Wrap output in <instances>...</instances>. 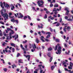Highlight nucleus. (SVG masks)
Wrapping results in <instances>:
<instances>
[{
    "label": "nucleus",
    "instance_id": "obj_1",
    "mask_svg": "<svg viewBox=\"0 0 73 73\" xmlns=\"http://www.w3.org/2000/svg\"><path fill=\"white\" fill-rule=\"evenodd\" d=\"M0 6L3 8L2 10L0 11L1 13V14L2 16L4 18V20L6 21L7 19H8V14L7 13H3V11L4 10V7L3 6V3H2V1L0 2Z\"/></svg>",
    "mask_w": 73,
    "mask_h": 73
},
{
    "label": "nucleus",
    "instance_id": "obj_2",
    "mask_svg": "<svg viewBox=\"0 0 73 73\" xmlns=\"http://www.w3.org/2000/svg\"><path fill=\"white\" fill-rule=\"evenodd\" d=\"M54 50H57L58 52H56V53L57 54H60L61 53V47L60 46V44H58L57 45H56L55 47L54 48Z\"/></svg>",
    "mask_w": 73,
    "mask_h": 73
},
{
    "label": "nucleus",
    "instance_id": "obj_3",
    "mask_svg": "<svg viewBox=\"0 0 73 73\" xmlns=\"http://www.w3.org/2000/svg\"><path fill=\"white\" fill-rule=\"evenodd\" d=\"M11 32H12L11 33H9V36H6V40H11L12 38V34H13L15 33L13 30H11Z\"/></svg>",
    "mask_w": 73,
    "mask_h": 73
},
{
    "label": "nucleus",
    "instance_id": "obj_4",
    "mask_svg": "<svg viewBox=\"0 0 73 73\" xmlns=\"http://www.w3.org/2000/svg\"><path fill=\"white\" fill-rule=\"evenodd\" d=\"M73 63H72V62H70V66H68V68L69 69H70V70L72 69V67H73Z\"/></svg>",
    "mask_w": 73,
    "mask_h": 73
},
{
    "label": "nucleus",
    "instance_id": "obj_5",
    "mask_svg": "<svg viewBox=\"0 0 73 73\" xmlns=\"http://www.w3.org/2000/svg\"><path fill=\"white\" fill-rule=\"evenodd\" d=\"M23 56L26 57V58H28V60L29 61H30V58L31 57V56H30V55H27V56H26V55L24 54Z\"/></svg>",
    "mask_w": 73,
    "mask_h": 73
},
{
    "label": "nucleus",
    "instance_id": "obj_6",
    "mask_svg": "<svg viewBox=\"0 0 73 73\" xmlns=\"http://www.w3.org/2000/svg\"><path fill=\"white\" fill-rule=\"evenodd\" d=\"M19 16H18V17L19 19H21V18H23L24 17L23 15L20 13H19Z\"/></svg>",
    "mask_w": 73,
    "mask_h": 73
},
{
    "label": "nucleus",
    "instance_id": "obj_7",
    "mask_svg": "<svg viewBox=\"0 0 73 73\" xmlns=\"http://www.w3.org/2000/svg\"><path fill=\"white\" fill-rule=\"evenodd\" d=\"M40 39L41 40L42 42H45V40H44V38H44V37L43 36H41L40 37Z\"/></svg>",
    "mask_w": 73,
    "mask_h": 73
},
{
    "label": "nucleus",
    "instance_id": "obj_8",
    "mask_svg": "<svg viewBox=\"0 0 73 73\" xmlns=\"http://www.w3.org/2000/svg\"><path fill=\"white\" fill-rule=\"evenodd\" d=\"M37 3L38 4H40V3L43 4L44 3V2L42 0H39L38 1Z\"/></svg>",
    "mask_w": 73,
    "mask_h": 73
},
{
    "label": "nucleus",
    "instance_id": "obj_9",
    "mask_svg": "<svg viewBox=\"0 0 73 73\" xmlns=\"http://www.w3.org/2000/svg\"><path fill=\"white\" fill-rule=\"evenodd\" d=\"M11 45L12 46H14V47H18V46H17L15 45V44L14 43H11Z\"/></svg>",
    "mask_w": 73,
    "mask_h": 73
},
{
    "label": "nucleus",
    "instance_id": "obj_10",
    "mask_svg": "<svg viewBox=\"0 0 73 73\" xmlns=\"http://www.w3.org/2000/svg\"><path fill=\"white\" fill-rule=\"evenodd\" d=\"M33 50L34 51L36 50L35 49H36V44H34V46H33Z\"/></svg>",
    "mask_w": 73,
    "mask_h": 73
},
{
    "label": "nucleus",
    "instance_id": "obj_11",
    "mask_svg": "<svg viewBox=\"0 0 73 73\" xmlns=\"http://www.w3.org/2000/svg\"><path fill=\"white\" fill-rule=\"evenodd\" d=\"M35 42H36V43L37 44H38V43H39V40H38V38H36L35 39Z\"/></svg>",
    "mask_w": 73,
    "mask_h": 73
},
{
    "label": "nucleus",
    "instance_id": "obj_12",
    "mask_svg": "<svg viewBox=\"0 0 73 73\" xmlns=\"http://www.w3.org/2000/svg\"><path fill=\"white\" fill-rule=\"evenodd\" d=\"M71 29V27L69 26H68L66 28V29L68 31H70V29Z\"/></svg>",
    "mask_w": 73,
    "mask_h": 73
},
{
    "label": "nucleus",
    "instance_id": "obj_13",
    "mask_svg": "<svg viewBox=\"0 0 73 73\" xmlns=\"http://www.w3.org/2000/svg\"><path fill=\"white\" fill-rule=\"evenodd\" d=\"M5 7L7 8V9H8V8H9V5L8 4L6 3Z\"/></svg>",
    "mask_w": 73,
    "mask_h": 73
},
{
    "label": "nucleus",
    "instance_id": "obj_14",
    "mask_svg": "<svg viewBox=\"0 0 73 73\" xmlns=\"http://www.w3.org/2000/svg\"><path fill=\"white\" fill-rule=\"evenodd\" d=\"M38 5L40 7H44V6H43V3H42V4H38Z\"/></svg>",
    "mask_w": 73,
    "mask_h": 73
},
{
    "label": "nucleus",
    "instance_id": "obj_15",
    "mask_svg": "<svg viewBox=\"0 0 73 73\" xmlns=\"http://www.w3.org/2000/svg\"><path fill=\"white\" fill-rule=\"evenodd\" d=\"M42 64L39 65H38V66L39 67V69L40 70H42V68H41V66H42Z\"/></svg>",
    "mask_w": 73,
    "mask_h": 73
},
{
    "label": "nucleus",
    "instance_id": "obj_16",
    "mask_svg": "<svg viewBox=\"0 0 73 73\" xmlns=\"http://www.w3.org/2000/svg\"><path fill=\"white\" fill-rule=\"evenodd\" d=\"M52 50V48L51 47H50L48 48V51H51Z\"/></svg>",
    "mask_w": 73,
    "mask_h": 73
},
{
    "label": "nucleus",
    "instance_id": "obj_17",
    "mask_svg": "<svg viewBox=\"0 0 73 73\" xmlns=\"http://www.w3.org/2000/svg\"><path fill=\"white\" fill-rule=\"evenodd\" d=\"M54 68H55L54 66H52L51 67V69L52 70H53L54 69Z\"/></svg>",
    "mask_w": 73,
    "mask_h": 73
},
{
    "label": "nucleus",
    "instance_id": "obj_18",
    "mask_svg": "<svg viewBox=\"0 0 73 73\" xmlns=\"http://www.w3.org/2000/svg\"><path fill=\"white\" fill-rule=\"evenodd\" d=\"M57 10L56 8H54L53 11L52 12H56Z\"/></svg>",
    "mask_w": 73,
    "mask_h": 73
},
{
    "label": "nucleus",
    "instance_id": "obj_19",
    "mask_svg": "<svg viewBox=\"0 0 73 73\" xmlns=\"http://www.w3.org/2000/svg\"><path fill=\"white\" fill-rule=\"evenodd\" d=\"M69 11H66L65 13L66 15H68L69 14Z\"/></svg>",
    "mask_w": 73,
    "mask_h": 73
},
{
    "label": "nucleus",
    "instance_id": "obj_20",
    "mask_svg": "<svg viewBox=\"0 0 73 73\" xmlns=\"http://www.w3.org/2000/svg\"><path fill=\"white\" fill-rule=\"evenodd\" d=\"M67 21H73L72 19L70 18L68 19H67Z\"/></svg>",
    "mask_w": 73,
    "mask_h": 73
},
{
    "label": "nucleus",
    "instance_id": "obj_21",
    "mask_svg": "<svg viewBox=\"0 0 73 73\" xmlns=\"http://www.w3.org/2000/svg\"><path fill=\"white\" fill-rule=\"evenodd\" d=\"M47 55L48 57H51V55H50V53H48L47 54Z\"/></svg>",
    "mask_w": 73,
    "mask_h": 73
},
{
    "label": "nucleus",
    "instance_id": "obj_22",
    "mask_svg": "<svg viewBox=\"0 0 73 73\" xmlns=\"http://www.w3.org/2000/svg\"><path fill=\"white\" fill-rule=\"evenodd\" d=\"M15 20L14 19H12L11 20V21L12 22H13V23H15Z\"/></svg>",
    "mask_w": 73,
    "mask_h": 73
},
{
    "label": "nucleus",
    "instance_id": "obj_23",
    "mask_svg": "<svg viewBox=\"0 0 73 73\" xmlns=\"http://www.w3.org/2000/svg\"><path fill=\"white\" fill-rule=\"evenodd\" d=\"M52 60H53V57H51L50 59V60H49V61H50V62H52Z\"/></svg>",
    "mask_w": 73,
    "mask_h": 73
},
{
    "label": "nucleus",
    "instance_id": "obj_24",
    "mask_svg": "<svg viewBox=\"0 0 73 73\" xmlns=\"http://www.w3.org/2000/svg\"><path fill=\"white\" fill-rule=\"evenodd\" d=\"M55 41L58 42H60V40H58V39H56L55 40Z\"/></svg>",
    "mask_w": 73,
    "mask_h": 73
},
{
    "label": "nucleus",
    "instance_id": "obj_25",
    "mask_svg": "<svg viewBox=\"0 0 73 73\" xmlns=\"http://www.w3.org/2000/svg\"><path fill=\"white\" fill-rule=\"evenodd\" d=\"M41 32L42 33L44 34V35H45V34L46 33V32L45 31H42Z\"/></svg>",
    "mask_w": 73,
    "mask_h": 73
},
{
    "label": "nucleus",
    "instance_id": "obj_26",
    "mask_svg": "<svg viewBox=\"0 0 73 73\" xmlns=\"http://www.w3.org/2000/svg\"><path fill=\"white\" fill-rule=\"evenodd\" d=\"M50 34H48L47 35L46 38H49V37H50Z\"/></svg>",
    "mask_w": 73,
    "mask_h": 73
},
{
    "label": "nucleus",
    "instance_id": "obj_27",
    "mask_svg": "<svg viewBox=\"0 0 73 73\" xmlns=\"http://www.w3.org/2000/svg\"><path fill=\"white\" fill-rule=\"evenodd\" d=\"M27 18H28V17H27V16H24L23 19L24 20H25V19H27Z\"/></svg>",
    "mask_w": 73,
    "mask_h": 73
},
{
    "label": "nucleus",
    "instance_id": "obj_28",
    "mask_svg": "<svg viewBox=\"0 0 73 73\" xmlns=\"http://www.w3.org/2000/svg\"><path fill=\"white\" fill-rule=\"evenodd\" d=\"M61 64H63V65H64V64H66V62H64V61H63V62H61Z\"/></svg>",
    "mask_w": 73,
    "mask_h": 73
},
{
    "label": "nucleus",
    "instance_id": "obj_29",
    "mask_svg": "<svg viewBox=\"0 0 73 73\" xmlns=\"http://www.w3.org/2000/svg\"><path fill=\"white\" fill-rule=\"evenodd\" d=\"M7 68H4L3 69V70L5 72H7Z\"/></svg>",
    "mask_w": 73,
    "mask_h": 73
},
{
    "label": "nucleus",
    "instance_id": "obj_30",
    "mask_svg": "<svg viewBox=\"0 0 73 73\" xmlns=\"http://www.w3.org/2000/svg\"><path fill=\"white\" fill-rule=\"evenodd\" d=\"M27 40H25V41H23V44H25V43H27Z\"/></svg>",
    "mask_w": 73,
    "mask_h": 73
},
{
    "label": "nucleus",
    "instance_id": "obj_31",
    "mask_svg": "<svg viewBox=\"0 0 73 73\" xmlns=\"http://www.w3.org/2000/svg\"><path fill=\"white\" fill-rule=\"evenodd\" d=\"M36 49H37V50H39V49H41L40 48V47H36Z\"/></svg>",
    "mask_w": 73,
    "mask_h": 73
},
{
    "label": "nucleus",
    "instance_id": "obj_32",
    "mask_svg": "<svg viewBox=\"0 0 73 73\" xmlns=\"http://www.w3.org/2000/svg\"><path fill=\"white\" fill-rule=\"evenodd\" d=\"M13 9H15V7L14 6H13L11 8V10H13Z\"/></svg>",
    "mask_w": 73,
    "mask_h": 73
},
{
    "label": "nucleus",
    "instance_id": "obj_33",
    "mask_svg": "<svg viewBox=\"0 0 73 73\" xmlns=\"http://www.w3.org/2000/svg\"><path fill=\"white\" fill-rule=\"evenodd\" d=\"M7 30L8 31H11V30H11V28H7Z\"/></svg>",
    "mask_w": 73,
    "mask_h": 73
},
{
    "label": "nucleus",
    "instance_id": "obj_34",
    "mask_svg": "<svg viewBox=\"0 0 73 73\" xmlns=\"http://www.w3.org/2000/svg\"><path fill=\"white\" fill-rule=\"evenodd\" d=\"M47 15L46 14H45V16L44 17V19H47Z\"/></svg>",
    "mask_w": 73,
    "mask_h": 73
},
{
    "label": "nucleus",
    "instance_id": "obj_35",
    "mask_svg": "<svg viewBox=\"0 0 73 73\" xmlns=\"http://www.w3.org/2000/svg\"><path fill=\"white\" fill-rule=\"evenodd\" d=\"M58 7V5H56L55 4L54 5V8H56V7Z\"/></svg>",
    "mask_w": 73,
    "mask_h": 73
},
{
    "label": "nucleus",
    "instance_id": "obj_36",
    "mask_svg": "<svg viewBox=\"0 0 73 73\" xmlns=\"http://www.w3.org/2000/svg\"><path fill=\"white\" fill-rule=\"evenodd\" d=\"M63 31L64 32H66V28H64Z\"/></svg>",
    "mask_w": 73,
    "mask_h": 73
},
{
    "label": "nucleus",
    "instance_id": "obj_37",
    "mask_svg": "<svg viewBox=\"0 0 73 73\" xmlns=\"http://www.w3.org/2000/svg\"><path fill=\"white\" fill-rule=\"evenodd\" d=\"M60 25V23H57V24L56 25V27H58Z\"/></svg>",
    "mask_w": 73,
    "mask_h": 73
},
{
    "label": "nucleus",
    "instance_id": "obj_38",
    "mask_svg": "<svg viewBox=\"0 0 73 73\" xmlns=\"http://www.w3.org/2000/svg\"><path fill=\"white\" fill-rule=\"evenodd\" d=\"M38 35H39L40 36H41V34L40 32H38Z\"/></svg>",
    "mask_w": 73,
    "mask_h": 73
},
{
    "label": "nucleus",
    "instance_id": "obj_39",
    "mask_svg": "<svg viewBox=\"0 0 73 73\" xmlns=\"http://www.w3.org/2000/svg\"><path fill=\"white\" fill-rule=\"evenodd\" d=\"M0 36H3V33L2 32L0 33Z\"/></svg>",
    "mask_w": 73,
    "mask_h": 73
},
{
    "label": "nucleus",
    "instance_id": "obj_40",
    "mask_svg": "<svg viewBox=\"0 0 73 73\" xmlns=\"http://www.w3.org/2000/svg\"><path fill=\"white\" fill-rule=\"evenodd\" d=\"M20 55V54L19 53H18L17 56V57H19Z\"/></svg>",
    "mask_w": 73,
    "mask_h": 73
},
{
    "label": "nucleus",
    "instance_id": "obj_41",
    "mask_svg": "<svg viewBox=\"0 0 73 73\" xmlns=\"http://www.w3.org/2000/svg\"><path fill=\"white\" fill-rule=\"evenodd\" d=\"M27 16L28 17V18L29 20H31V17H30V16H29V15H28Z\"/></svg>",
    "mask_w": 73,
    "mask_h": 73
},
{
    "label": "nucleus",
    "instance_id": "obj_42",
    "mask_svg": "<svg viewBox=\"0 0 73 73\" xmlns=\"http://www.w3.org/2000/svg\"><path fill=\"white\" fill-rule=\"evenodd\" d=\"M15 22H16L17 24L19 23V21L18 20H15Z\"/></svg>",
    "mask_w": 73,
    "mask_h": 73
},
{
    "label": "nucleus",
    "instance_id": "obj_43",
    "mask_svg": "<svg viewBox=\"0 0 73 73\" xmlns=\"http://www.w3.org/2000/svg\"><path fill=\"white\" fill-rule=\"evenodd\" d=\"M46 13L47 14H49V13H50V12H49L48 11H46Z\"/></svg>",
    "mask_w": 73,
    "mask_h": 73
},
{
    "label": "nucleus",
    "instance_id": "obj_44",
    "mask_svg": "<svg viewBox=\"0 0 73 73\" xmlns=\"http://www.w3.org/2000/svg\"><path fill=\"white\" fill-rule=\"evenodd\" d=\"M64 18L66 20H68V17L67 16L65 17Z\"/></svg>",
    "mask_w": 73,
    "mask_h": 73
},
{
    "label": "nucleus",
    "instance_id": "obj_45",
    "mask_svg": "<svg viewBox=\"0 0 73 73\" xmlns=\"http://www.w3.org/2000/svg\"><path fill=\"white\" fill-rule=\"evenodd\" d=\"M19 63H23V62L21 61V60H19L18 61Z\"/></svg>",
    "mask_w": 73,
    "mask_h": 73
},
{
    "label": "nucleus",
    "instance_id": "obj_46",
    "mask_svg": "<svg viewBox=\"0 0 73 73\" xmlns=\"http://www.w3.org/2000/svg\"><path fill=\"white\" fill-rule=\"evenodd\" d=\"M48 34H51V33L50 32H47L46 33V35H48Z\"/></svg>",
    "mask_w": 73,
    "mask_h": 73
},
{
    "label": "nucleus",
    "instance_id": "obj_47",
    "mask_svg": "<svg viewBox=\"0 0 73 73\" xmlns=\"http://www.w3.org/2000/svg\"><path fill=\"white\" fill-rule=\"evenodd\" d=\"M5 42H4L2 44V45H3V46H5Z\"/></svg>",
    "mask_w": 73,
    "mask_h": 73
},
{
    "label": "nucleus",
    "instance_id": "obj_48",
    "mask_svg": "<svg viewBox=\"0 0 73 73\" xmlns=\"http://www.w3.org/2000/svg\"><path fill=\"white\" fill-rule=\"evenodd\" d=\"M17 48H16V49L17 50H20V48L19 49V47H17Z\"/></svg>",
    "mask_w": 73,
    "mask_h": 73
},
{
    "label": "nucleus",
    "instance_id": "obj_49",
    "mask_svg": "<svg viewBox=\"0 0 73 73\" xmlns=\"http://www.w3.org/2000/svg\"><path fill=\"white\" fill-rule=\"evenodd\" d=\"M12 52H15V48H12Z\"/></svg>",
    "mask_w": 73,
    "mask_h": 73
},
{
    "label": "nucleus",
    "instance_id": "obj_50",
    "mask_svg": "<svg viewBox=\"0 0 73 73\" xmlns=\"http://www.w3.org/2000/svg\"><path fill=\"white\" fill-rule=\"evenodd\" d=\"M62 22V18H61L60 19V22L61 23Z\"/></svg>",
    "mask_w": 73,
    "mask_h": 73
},
{
    "label": "nucleus",
    "instance_id": "obj_51",
    "mask_svg": "<svg viewBox=\"0 0 73 73\" xmlns=\"http://www.w3.org/2000/svg\"><path fill=\"white\" fill-rule=\"evenodd\" d=\"M3 6L4 7H5V2H3Z\"/></svg>",
    "mask_w": 73,
    "mask_h": 73
},
{
    "label": "nucleus",
    "instance_id": "obj_52",
    "mask_svg": "<svg viewBox=\"0 0 73 73\" xmlns=\"http://www.w3.org/2000/svg\"><path fill=\"white\" fill-rule=\"evenodd\" d=\"M12 15V13H10L9 14V16H11Z\"/></svg>",
    "mask_w": 73,
    "mask_h": 73
},
{
    "label": "nucleus",
    "instance_id": "obj_53",
    "mask_svg": "<svg viewBox=\"0 0 73 73\" xmlns=\"http://www.w3.org/2000/svg\"><path fill=\"white\" fill-rule=\"evenodd\" d=\"M45 41H46L47 42H48V41H49V40L47 39H45Z\"/></svg>",
    "mask_w": 73,
    "mask_h": 73
},
{
    "label": "nucleus",
    "instance_id": "obj_54",
    "mask_svg": "<svg viewBox=\"0 0 73 73\" xmlns=\"http://www.w3.org/2000/svg\"><path fill=\"white\" fill-rule=\"evenodd\" d=\"M54 13L55 15H57V13H58V12L57 11H56L55 12H54Z\"/></svg>",
    "mask_w": 73,
    "mask_h": 73
},
{
    "label": "nucleus",
    "instance_id": "obj_55",
    "mask_svg": "<svg viewBox=\"0 0 73 73\" xmlns=\"http://www.w3.org/2000/svg\"><path fill=\"white\" fill-rule=\"evenodd\" d=\"M53 5L52 3H51L50 4V7H53Z\"/></svg>",
    "mask_w": 73,
    "mask_h": 73
},
{
    "label": "nucleus",
    "instance_id": "obj_56",
    "mask_svg": "<svg viewBox=\"0 0 73 73\" xmlns=\"http://www.w3.org/2000/svg\"><path fill=\"white\" fill-rule=\"evenodd\" d=\"M50 29L51 32H53V30L52 29H51V28H50Z\"/></svg>",
    "mask_w": 73,
    "mask_h": 73
},
{
    "label": "nucleus",
    "instance_id": "obj_57",
    "mask_svg": "<svg viewBox=\"0 0 73 73\" xmlns=\"http://www.w3.org/2000/svg\"><path fill=\"white\" fill-rule=\"evenodd\" d=\"M11 52V51L10 50H8L7 52V53H10Z\"/></svg>",
    "mask_w": 73,
    "mask_h": 73
},
{
    "label": "nucleus",
    "instance_id": "obj_58",
    "mask_svg": "<svg viewBox=\"0 0 73 73\" xmlns=\"http://www.w3.org/2000/svg\"><path fill=\"white\" fill-rule=\"evenodd\" d=\"M65 54H66L69 55V53L68 52H67L66 51L65 52Z\"/></svg>",
    "mask_w": 73,
    "mask_h": 73
},
{
    "label": "nucleus",
    "instance_id": "obj_59",
    "mask_svg": "<svg viewBox=\"0 0 73 73\" xmlns=\"http://www.w3.org/2000/svg\"><path fill=\"white\" fill-rule=\"evenodd\" d=\"M60 33L62 34V35H63L64 33H63V32L62 31H60Z\"/></svg>",
    "mask_w": 73,
    "mask_h": 73
},
{
    "label": "nucleus",
    "instance_id": "obj_60",
    "mask_svg": "<svg viewBox=\"0 0 73 73\" xmlns=\"http://www.w3.org/2000/svg\"><path fill=\"white\" fill-rule=\"evenodd\" d=\"M43 72V70H40V73H41Z\"/></svg>",
    "mask_w": 73,
    "mask_h": 73
},
{
    "label": "nucleus",
    "instance_id": "obj_61",
    "mask_svg": "<svg viewBox=\"0 0 73 73\" xmlns=\"http://www.w3.org/2000/svg\"><path fill=\"white\" fill-rule=\"evenodd\" d=\"M64 69L66 71H68V69L66 68H65Z\"/></svg>",
    "mask_w": 73,
    "mask_h": 73
},
{
    "label": "nucleus",
    "instance_id": "obj_62",
    "mask_svg": "<svg viewBox=\"0 0 73 73\" xmlns=\"http://www.w3.org/2000/svg\"><path fill=\"white\" fill-rule=\"evenodd\" d=\"M12 68L13 69H14L15 68V67H14V65H12Z\"/></svg>",
    "mask_w": 73,
    "mask_h": 73
},
{
    "label": "nucleus",
    "instance_id": "obj_63",
    "mask_svg": "<svg viewBox=\"0 0 73 73\" xmlns=\"http://www.w3.org/2000/svg\"><path fill=\"white\" fill-rule=\"evenodd\" d=\"M16 71L17 72H19V68L17 69Z\"/></svg>",
    "mask_w": 73,
    "mask_h": 73
},
{
    "label": "nucleus",
    "instance_id": "obj_64",
    "mask_svg": "<svg viewBox=\"0 0 73 73\" xmlns=\"http://www.w3.org/2000/svg\"><path fill=\"white\" fill-rule=\"evenodd\" d=\"M58 72L59 73H61V71H60V70H58Z\"/></svg>",
    "mask_w": 73,
    "mask_h": 73
}]
</instances>
